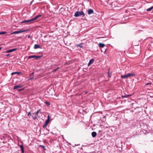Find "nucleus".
<instances>
[{"label":"nucleus","mask_w":153,"mask_h":153,"mask_svg":"<svg viewBox=\"0 0 153 153\" xmlns=\"http://www.w3.org/2000/svg\"><path fill=\"white\" fill-rule=\"evenodd\" d=\"M85 16V14L82 11H77L75 13L74 15V16L76 17H77L80 16H82V17H83Z\"/></svg>","instance_id":"f257e3e1"},{"label":"nucleus","mask_w":153,"mask_h":153,"mask_svg":"<svg viewBox=\"0 0 153 153\" xmlns=\"http://www.w3.org/2000/svg\"><path fill=\"white\" fill-rule=\"evenodd\" d=\"M42 56H36L35 55H32L29 56L28 57V59H31V58H34L36 59H38L40 58Z\"/></svg>","instance_id":"f03ea898"},{"label":"nucleus","mask_w":153,"mask_h":153,"mask_svg":"<svg viewBox=\"0 0 153 153\" xmlns=\"http://www.w3.org/2000/svg\"><path fill=\"white\" fill-rule=\"evenodd\" d=\"M26 31H27L26 30H21L20 31H14L12 33H11L10 34L12 35V34H18L19 33H22L23 32H25Z\"/></svg>","instance_id":"7ed1b4c3"},{"label":"nucleus","mask_w":153,"mask_h":153,"mask_svg":"<svg viewBox=\"0 0 153 153\" xmlns=\"http://www.w3.org/2000/svg\"><path fill=\"white\" fill-rule=\"evenodd\" d=\"M33 20H32V19H31L28 20H25L21 22L22 23H23L25 22H27L28 24H30L32 22Z\"/></svg>","instance_id":"20e7f679"},{"label":"nucleus","mask_w":153,"mask_h":153,"mask_svg":"<svg viewBox=\"0 0 153 153\" xmlns=\"http://www.w3.org/2000/svg\"><path fill=\"white\" fill-rule=\"evenodd\" d=\"M22 87V85H15L13 87V89L15 90L18 88H21Z\"/></svg>","instance_id":"39448f33"},{"label":"nucleus","mask_w":153,"mask_h":153,"mask_svg":"<svg viewBox=\"0 0 153 153\" xmlns=\"http://www.w3.org/2000/svg\"><path fill=\"white\" fill-rule=\"evenodd\" d=\"M94 13L93 10L91 9H88V15H90Z\"/></svg>","instance_id":"423d86ee"},{"label":"nucleus","mask_w":153,"mask_h":153,"mask_svg":"<svg viewBox=\"0 0 153 153\" xmlns=\"http://www.w3.org/2000/svg\"><path fill=\"white\" fill-rule=\"evenodd\" d=\"M17 50V48H13V49H12L10 50H7L6 51V53H10V52H13L15 51H16Z\"/></svg>","instance_id":"0eeeda50"},{"label":"nucleus","mask_w":153,"mask_h":153,"mask_svg":"<svg viewBox=\"0 0 153 153\" xmlns=\"http://www.w3.org/2000/svg\"><path fill=\"white\" fill-rule=\"evenodd\" d=\"M94 59H91L90 60V61H89V62L88 63V66H89L90 65H91V64H92L93 63V62H94Z\"/></svg>","instance_id":"6e6552de"},{"label":"nucleus","mask_w":153,"mask_h":153,"mask_svg":"<svg viewBox=\"0 0 153 153\" xmlns=\"http://www.w3.org/2000/svg\"><path fill=\"white\" fill-rule=\"evenodd\" d=\"M38 48H41V46L39 45L35 44L34 46V49H36Z\"/></svg>","instance_id":"1a4fd4ad"},{"label":"nucleus","mask_w":153,"mask_h":153,"mask_svg":"<svg viewBox=\"0 0 153 153\" xmlns=\"http://www.w3.org/2000/svg\"><path fill=\"white\" fill-rule=\"evenodd\" d=\"M19 146L20 147V148L21 149V150H22V153H24V147L23 145H19L18 146Z\"/></svg>","instance_id":"9d476101"},{"label":"nucleus","mask_w":153,"mask_h":153,"mask_svg":"<svg viewBox=\"0 0 153 153\" xmlns=\"http://www.w3.org/2000/svg\"><path fill=\"white\" fill-rule=\"evenodd\" d=\"M41 15H37V16H35V17L34 18H32V20H33V21L35 20L36 19H37V18H38L41 17Z\"/></svg>","instance_id":"9b49d317"},{"label":"nucleus","mask_w":153,"mask_h":153,"mask_svg":"<svg viewBox=\"0 0 153 153\" xmlns=\"http://www.w3.org/2000/svg\"><path fill=\"white\" fill-rule=\"evenodd\" d=\"M32 116L33 119L35 120L36 119L37 117V116L34 113H33L31 115Z\"/></svg>","instance_id":"f8f14e48"},{"label":"nucleus","mask_w":153,"mask_h":153,"mask_svg":"<svg viewBox=\"0 0 153 153\" xmlns=\"http://www.w3.org/2000/svg\"><path fill=\"white\" fill-rule=\"evenodd\" d=\"M91 135L93 137H95L97 135V133L95 131H94L92 132Z\"/></svg>","instance_id":"ddd939ff"},{"label":"nucleus","mask_w":153,"mask_h":153,"mask_svg":"<svg viewBox=\"0 0 153 153\" xmlns=\"http://www.w3.org/2000/svg\"><path fill=\"white\" fill-rule=\"evenodd\" d=\"M133 95V94H128V95L126 94L125 95L122 96V97H130V96H131Z\"/></svg>","instance_id":"4468645a"},{"label":"nucleus","mask_w":153,"mask_h":153,"mask_svg":"<svg viewBox=\"0 0 153 153\" xmlns=\"http://www.w3.org/2000/svg\"><path fill=\"white\" fill-rule=\"evenodd\" d=\"M127 74L128 77L129 76H134L135 75V74H134V73H128Z\"/></svg>","instance_id":"2eb2a0df"},{"label":"nucleus","mask_w":153,"mask_h":153,"mask_svg":"<svg viewBox=\"0 0 153 153\" xmlns=\"http://www.w3.org/2000/svg\"><path fill=\"white\" fill-rule=\"evenodd\" d=\"M99 47L101 48H103L105 46V44H104L100 43L99 44Z\"/></svg>","instance_id":"dca6fc26"},{"label":"nucleus","mask_w":153,"mask_h":153,"mask_svg":"<svg viewBox=\"0 0 153 153\" xmlns=\"http://www.w3.org/2000/svg\"><path fill=\"white\" fill-rule=\"evenodd\" d=\"M121 77L124 78V79H126V78H127L128 77L127 74H125L124 75H122L121 76Z\"/></svg>","instance_id":"f3484780"},{"label":"nucleus","mask_w":153,"mask_h":153,"mask_svg":"<svg viewBox=\"0 0 153 153\" xmlns=\"http://www.w3.org/2000/svg\"><path fill=\"white\" fill-rule=\"evenodd\" d=\"M153 9V6L148 8L146 10L147 11L149 12L151 11Z\"/></svg>","instance_id":"a211bd4d"},{"label":"nucleus","mask_w":153,"mask_h":153,"mask_svg":"<svg viewBox=\"0 0 153 153\" xmlns=\"http://www.w3.org/2000/svg\"><path fill=\"white\" fill-rule=\"evenodd\" d=\"M21 73L20 72H13L11 73V75H13V74H20Z\"/></svg>","instance_id":"6ab92c4d"},{"label":"nucleus","mask_w":153,"mask_h":153,"mask_svg":"<svg viewBox=\"0 0 153 153\" xmlns=\"http://www.w3.org/2000/svg\"><path fill=\"white\" fill-rule=\"evenodd\" d=\"M45 103L48 106H49L50 105V103L48 101H45Z\"/></svg>","instance_id":"aec40b11"},{"label":"nucleus","mask_w":153,"mask_h":153,"mask_svg":"<svg viewBox=\"0 0 153 153\" xmlns=\"http://www.w3.org/2000/svg\"><path fill=\"white\" fill-rule=\"evenodd\" d=\"M40 111V109H39V110H38L36 112H35V113H34L37 116V115L39 113Z\"/></svg>","instance_id":"412c9836"},{"label":"nucleus","mask_w":153,"mask_h":153,"mask_svg":"<svg viewBox=\"0 0 153 153\" xmlns=\"http://www.w3.org/2000/svg\"><path fill=\"white\" fill-rule=\"evenodd\" d=\"M7 33L6 32H0V35L4 34Z\"/></svg>","instance_id":"4be33fe9"},{"label":"nucleus","mask_w":153,"mask_h":153,"mask_svg":"<svg viewBox=\"0 0 153 153\" xmlns=\"http://www.w3.org/2000/svg\"><path fill=\"white\" fill-rule=\"evenodd\" d=\"M49 121V120H47L45 121V124H46L47 125Z\"/></svg>","instance_id":"5701e85b"},{"label":"nucleus","mask_w":153,"mask_h":153,"mask_svg":"<svg viewBox=\"0 0 153 153\" xmlns=\"http://www.w3.org/2000/svg\"><path fill=\"white\" fill-rule=\"evenodd\" d=\"M47 125L45 124V123L42 125V127L43 128H45L47 126Z\"/></svg>","instance_id":"b1692460"},{"label":"nucleus","mask_w":153,"mask_h":153,"mask_svg":"<svg viewBox=\"0 0 153 153\" xmlns=\"http://www.w3.org/2000/svg\"><path fill=\"white\" fill-rule=\"evenodd\" d=\"M77 46H79L80 48L82 47V44L81 43L79 44Z\"/></svg>","instance_id":"393cba45"},{"label":"nucleus","mask_w":153,"mask_h":153,"mask_svg":"<svg viewBox=\"0 0 153 153\" xmlns=\"http://www.w3.org/2000/svg\"><path fill=\"white\" fill-rule=\"evenodd\" d=\"M60 68L59 67H58V68H57L56 69H54L53 71V72H55L56 71H57L58 69H59V68Z\"/></svg>","instance_id":"a878e982"},{"label":"nucleus","mask_w":153,"mask_h":153,"mask_svg":"<svg viewBox=\"0 0 153 153\" xmlns=\"http://www.w3.org/2000/svg\"><path fill=\"white\" fill-rule=\"evenodd\" d=\"M108 74L109 77H111V76L109 74V71H108Z\"/></svg>","instance_id":"bb28decb"},{"label":"nucleus","mask_w":153,"mask_h":153,"mask_svg":"<svg viewBox=\"0 0 153 153\" xmlns=\"http://www.w3.org/2000/svg\"><path fill=\"white\" fill-rule=\"evenodd\" d=\"M152 84V83L151 82H149L147 83L146 84V85H151Z\"/></svg>","instance_id":"cd10ccee"},{"label":"nucleus","mask_w":153,"mask_h":153,"mask_svg":"<svg viewBox=\"0 0 153 153\" xmlns=\"http://www.w3.org/2000/svg\"><path fill=\"white\" fill-rule=\"evenodd\" d=\"M30 115H31V113L30 112H29L28 113V114H27V116H30Z\"/></svg>","instance_id":"c85d7f7f"},{"label":"nucleus","mask_w":153,"mask_h":153,"mask_svg":"<svg viewBox=\"0 0 153 153\" xmlns=\"http://www.w3.org/2000/svg\"><path fill=\"white\" fill-rule=\"evenodd\" d=\"M50 116L49 115H48V119L47 120H50Z\"/></svg>","instance_id":"c756f323"},{"label":"nucleus","mask_w":153,"mask_h":153,"mask_svg":"<svg viewBox=\"0 0 153 153\" xmlns=\"http://www.w3.org/2000/svg\"><path fill=\"white\" fill-rule=\"evenodd\" d=\"M40 146H42V148H45V146H42V145H40Z\"/></svg>","instance_id":"7c9ffc66"},{"label":"nucleus","mask_w":153,"mask_h":153,"mask_svg":"<svg viewBox=\"0 0 153 153\" xmlns=\"http://www.w3.org/2000/svg\"><path fill=\"white\" fill-rule=\"evenodd\" d=\"M23 89H22L19 90V91H22L23 90Z\"/></svg>","instance_id":"2f4dec72"},{"label":"nucleus","mask_w":153,"mask_h":153,"mask_svg":"<svg viewBox=\"0 0 153 153\" xmlns=\"http://www.w3.org/2000/svg\"><path fill=\"white\" fill-rule=\"evenodd\" d=\"M30 36L29 35L28 36V37L29 38H30Z\"/></svg>","instance_id":"473e14b6"},{"label":"nucleus","mask_w":153,"mask_h":153,"mask_svg":"<svg viewBox=\"0 0 153 153\" xmlns=\"http://www.w3.org/2000/svg\"><path fill=\"white\" fill-rule=\"evenodd\" d=\"M9 55H10V54H7V55H6V56H9Z\"/></svg>","instance_id":"72a5a7b5"},{"label":"nucleus","mask_w":153,"mask_h":153,"mask_svg":"<svg viewBox=\"0 0 153 153\" xmlns=\"http://www.w3.org/2000/svg\"><path fill=\"white\" fill-rule=\"evenodd\" d=\"M34 74V73H32L31 74V75H33Z\"/></svg>","instance_id":"f704fd0d"},{"label":"nucleus","mask_w":153,"mask_h":153,"mask_svg":"<svg viewBox=\"0 0 153 153\" xmlns=\"http://www.w3.org/2000/svg\"><path fill=\"white\" fill-rule=\"evenodd\" d=\"M1 47H0V50H1Z\"/></svg>","instance_id":"c9c22d12"},{"label":"nucleus","mask_w":153,"mask_h":153,"mask_svg":"<svg viewBox=\"0 0 153 153\" xmlns=\"http://www.w3.org/2000/svg\"><path fill=\"white\" fill-rule=\"evenodd\" d=\"M32 3V2H31V3H30V4H31Z\"/></svg>","instance_id":"e433bc0d"}]
</instances>
